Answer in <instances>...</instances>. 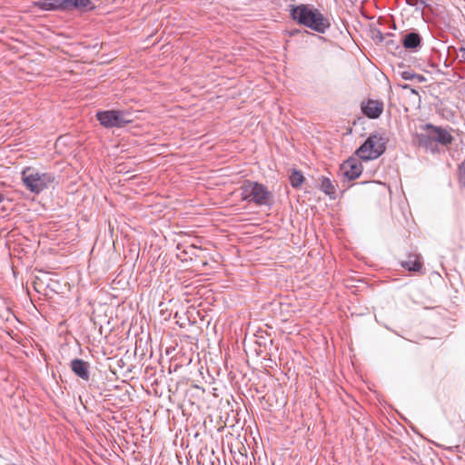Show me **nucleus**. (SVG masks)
<instances>
[{"label":"nucleus","mask_w":465,"mask_h":465,"mask_svg":"<svg viewBox=\"0 0 465 465\" xmlns=\"http://www.w3.org/2000/svg\"><path fill=\"white\" fill-rule=\"evenodd\" d=\"M291 18L299 25L306 26L319 34H324L331 24L319 9L309 5H292L290 10Z\"/></svg>","instance_id":"obj_1"},{"label":"nucleus","mask_w":465,"mask_h":465,"mask_svg":"<svg viewBox=\"0 0 465 465\" xmlns=\"http://www.w3.org/2000/svg\"><path fill=\"white\" fill-rule=\"evenodd\" d=\"M387 137L380 133L371 134L356 150L357 156L363 161L375 160L386 150Z\"/></svg>","instance_id":"obj_2"},{"label":"nucleus","mask_w":465,"mask_h":465,"mask_svg":"<svg viewBox=\"0 0 465 465\" xmlns=\"http://www.w3.org/2000/svg\"><path fill=\"white\" fill-rule=\"evenodd\" d=\"M33 5L42 11L67 12L74 9H94V5L91 0H38L34 2Z\"/></svg>","instance_id":"obj_3"},{"label":"nucleus","mask_w":465,"mask_h":465,"mask_svg":"<svg viewBox=\"0 0 465 465\" xmlns=\"http://www.w3.org/2000/svg\"><path fill=\"white\" fill-rule=\"evenodd\" d=\"M54 176L50 173H40L34 168H25L22 172V181L27 190L38 194L54 182Z\"/></svg>","instance_id":"obj_4"},{"label":"nucleus","mask_w":465,"mask_h":465,"mask_svg":"<svg viewBox=\"0 0 465 465\" xmlns=\"http://www.w3.org/2000/svg\"><path fill=\"white\" fill-rule=\"evenodd\" d=\"M240 190L242 201L253 203L259 206L268 204L272 196L265 185L250 180L244 181Z\"/></svg>","instance_id":"obj_5"},{"label":"nucleus","mask_w":465,"mask_h":465,"mask_svg":"<svg viewBox=\"0 0 465 465\" xmlns=\"http://www.w3.org/2000/svg\"><path fill=\"white\" fill-rule=\"evenodd\" d=\"M96 118L105 128H120L132 122L131 114L123 110L98 111Z\"/></svg>","instance_id":"obj_6"},{"label":"nucleus","mask_w":465,"mask_h":465,"mask_svg":"<svg viewBox=\"0 0 465 465\" xmlns=\"http://www.w3.org/2000/svg\"><path fill=\"white\" fill-rule=\"evenodd\" d=\"M362 170L363 167L360 159L350 157L341 164L339 173L348 181H352L361 174Z\"/></svg>","instance_id":"obj_7"},{"label":"nucleus","mask_w":465,"mask_h":465,"mask_svg":"<svg viewBox=\"0 0 465 465\" xmlns=\"http://www.w3.org/2000/svg\"><path fill=\"white\" fill-rule=\"evenodd\" d=\"M424 130H430L432 133L435 143H440L442 145H449L453 141V136L444 128L435 126L431 124H426L423 126Z\"/></svg>","instance_id":"obj_8"},{"label":"nucleus","mask_w":465,"mask_h":465,"mask_svg":"<svg viewBox=\"0 0 465 465\" xmlns=\"http://www.w3.org/2000/svg\"><path fill=\"white\" fill-rule=\"evenodd\" d=\"M384 108V104L379 100L369 99L366 103L361 104V111L369 119L379 118Z\"/></svg>","instance_id":"obj_9"},{"label":"nucleus","mask_w":465,"mask_h":465,"mask_svg":"<svg viewBox=\"0 0 465 465\" xmlns=\"http://www.w3.org/2000/svg\"><path fill=\"white\" fill-rule=\"evenodd\" d=\"M71 371L80 379L88 381L90 379V364L82 359H73L70 362Z\"/></svg>","instance_id":"obj_10"},{"label":"nucleus","mask_w":465,"mask_h":465,"mask_svg":"<svg viewBox=\"0 0 465 465\" xmlns=\"http://www.w3.org/2000/svg\"><path fill=\"white\" fill-rule=\"evenodd\" d=\"M425 133H420L417 134V143L420 147L425 148L427 151H430L431 153L436 152V143L430 130H424Z\"/></svg>","instance_id":"obj_11"},{"label":"nucleus","mask_w":465,"mask_h":465,"mask_svg":"<svg viewBox=\"0 0 465 465\" xmlns=\"http://www.w3.org/2000/svg\"><path fill=\"white\" fill-rule=\"evenodd\" d=\"M421 45V36L418 32H410L402 38V45L405 49L417 51Z\"/></svg>","instance_id":"obj_12"},{"label":"nucleus","mask_w":465,"mask_h":465,"mask_svg":"<svg viewBox=\"0 0 465 465\" xmlns=\"http://www.w3.org/2000/svg\"><path fill=\"white\" fill-rule=\"evenodd\" d=\"M320 189L326 195H329L331 199L336 198V188L333 183L330 180V178L325 176L320 177Z\"/></svg>","instance_id":"obj_13"},{"label":"nucleus","mask_w":465,"mask_h":465,"mask_svg":"<svg viewBox=\"0 0 465 465\" xmlns=\"http://www.w3.org/2000/svg\"><path fill=\"white\" fill-rule=\"evenodd\" d=\"M414 71L411 69H407L403 63H401L397 65L395 70V74L400 76L401 79L405 81H412L414 80Z\"/></svg>","instance_id":"obj_14"},{"label":"nucleus","mask_w":465,"mask_h":465,"mask_svg":"<svg viewBox=\"0 0 465 465\" xmlns=\"http://www.w3.org/2000/svg\"><path fill=\"white\" fill-rule=\"evenodd\" d=\"M289 181L292 188L298 189L303 183L304 176L301 171L292 169L289 177Z\"/></svg>","instance_id":"obj_15"},{"label":"nucleus","mask_w":465,"mask_h":465,"mask_svg":"<svg viewBox=\"0 0 465 465\" xmlns=\"http://www.w3.org/2000/svg\"><path fill=\"white\" fill-rule=\"evenodd\" d=\"M401 266L404 269L408 270L409 272H419V271H420L422 264L417 259H414V260L409 259L408 261L402 262Z\"/></svg>","instance_id":"obj_16"},{"label":"nucleus","mask_w":465,"mask_h":465,"mask_svg":"<svg viewBox=\"0 0 465 465\" xmlns=\"http://www.w3.org/2000/svg\"><path fill=\"white\" fill-rule=\"evenodd\" d=\"M459 180L465 186V160L459 166Z\"/></svg>","instance_id":"obj_17"},{"label":"nucleus","mask_w":465,"mask_h":465,"mask_svg":"<svg viewBox=\"0 0 465 465\" xmlns=\"http://www.w3.org/2000/svg\"><path fill=\"white\" fill-rule=\"evenodd\" d=\"M398 86L402 88V89H405V90H409L412 94H416L418 95V92L416 89L412 88L410 84H398Z\"/></svg>","instance_id":"obj_18"},{"label":"nucleus","mask_w":465,"mask_h":465,"mask_svg":"<svg viewBox=\"0 0 465 465\" xmlns=\"http://www.w3.org/2000/svg\"><path fill=\"white\" fill-rule=\"evenodd\" d=\"M458 57L460 58V62L465 63V47L461 46L459 48Z\"/></svg>","instance_id":"obj_19"},{"label":"nucleus","mask_w":465,"mask_h":465,"mask_svg":"<svg viewBox=\"0 0 465 465\" xmlns=\"http://www.w3.org/2000/svg\"><path fill=\"white\" fill-rule=\"evenodd\" d=\"M427 6H428V4L425 2V0H418V7H416V10L422 11Z\"/></svg>","instance_id":"obj_20"},{"label":"nucleus","mask_w":465,"mask_h":465,"mask_svg":"<svg viewBox=\"0 0 465 465\" xmlns=\"http://www.w3.org/2000/svg\"><path fill=\"white\" fill-rule=\"evenodd\" d=\"M414 80H416L418 83H423L426 80V78L422 74L414 73Z\"/></svg>","instance_id":"obj_21"},{"label":"nucleus","mask_w":465,"mask_h":465,"mask_svg":"<svg viewBox=\"0 0 465 465\" xmlns=\"http://www.w3.org/2000/svg\"><path fill=\"white\" fill-rule=\"evenodd\" d=\"M406 3L411 6H414L415 8L418 7V0H406Z\"/></svg>","instance_id":"obj_22"},{"label":"nucleus","mask_w":465,"mask_h":465,"mask_svg":"<svg viewBox=\"0 0 465 465\" xmlns=\"http://www.w3.org/2000/svg\"><path fill=\"white\" fill-rule=\"evenodd\" d=\"M5 200L4 195L0 193V203Z\"/></svg>","instance_id":"obj_23"},{"label":"nucleus","mask_w":465,"mask_h":465,"mask_svg":"<svg viewBox=\"0 0 465 465\" xmlns=\"http://www.w3.org/2000/svg\"><path fill=\"white\" fill-rule=\"evenodd\" d=\"M459 448H460V446H458V445L454 446V447H450V450L455 449L457 451L459 450Z\"/></svg>","instance_id":"obj_24"},{"label":"nucleus","mask_w":465,"mask_h":465,"mask_svg":"<svg viewBox=\"0 0 465 465\" xmlns=\"http://www.w3.org/2000/svg\"><path fill=\"white\" fill-rule=\"evenodd\" d=\"M380 35H378V38H381V40L382 39V35L379 32Z\"/></svg>","instance_id":"obj_25"},{"label":"nucleus","mask_w":465,"mask_h":465,"mask_svg":"<svg viewBox=\"0 0 465 465\" xmlns=\"http://www.w3.org/2000/svg\"><path fill=\"white\" fill-rule=\"evenodd\" d=\"M380 35H378V38H381V40L382 39V35L379 32Z\"/></svg>","instance_id":"obj_26"},{"label":"nucleus","mask_w":465,"mask_h":465,"mask_svg":"<svg viewBox=\"0 0 465 465\" xmlns=\"http://www.w3.org/2000/svg\"><path fill=\"white\" fill-rule=\"evenodd\" d=\"M463 187L465 188V185Z\"/></svg>","instance_id":"obj_27"}]
</instances>
